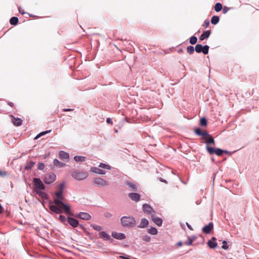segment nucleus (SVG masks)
<instances>
[{"label":"nucleus","instance_id":"c756f323","mask_svg":"<svg viewBox=\"0 0 259 259\" xmlns=\"http://www.w3.org/2000/svg\"><path fill=\"white\" fill-rule=\"evenodd\" d=\"M148 232L152 235H156L158 233L156 228L154 227H151L149 229H148Z\"/></svg>","mask_w":259,"mask_h":259},{"label":"nucleus","instance_id":"6e6552de","mask_svg":"<svg viewBox=\"0 0 259 259\" xmlns=\"http://www.w3.org/2000/svg\"><path fill=\"white\" fill-rule=\"evenodd\" d=\"M206 150L210 154H215L217 156H221L223 153V150L220 148L216 149L209 146H206Z\"/></svg>","mask_w":259,"mask_h":259},{"label":"nucleus","instance_id":"58836bf2","mask_svg":"<svg viewBox=\"0 0 259 259\" xmlns=\"http://www.w3.org/2000/svg\"><path fill=\"white\" fill-rule=\"evenodd\" d=\"M91 226L96 231H100L102 230V227L100 226L97 225H92Z\"/></svg>","mask_w":259,"mask_h":259},{"label":"nucleus","instance_id":"de8ad7c7","mask_svg":"<svg viewBox=\"0 0 259 259\" xmlns=\"http://www.w3.org/2000/svg\"><path fill=\"white\" fill-rule=\"evenodd\" d=\"M201 131L200 128H196L195 130V133H196V134H197V135H199L200 136L201 134Z\"/></svg>","mask_w":259,"mask_h":259},{"label":"nucleus","instance_id":"2f4dec72","mask_svg":"<svg viewBox=\"0 0 259 259\" xmlns=\"http://www.w3.org/2000/svg\"><path fill=\"white\" fill-rule=\"evenodd\" d=\"M99 166L101 168L106 169H111V167L109 165L106 164L104 163H100Z\"/></svg>","mask_w":259,"mask_h":259},{"label":"nucleus","instance_id":"09e8293b","mask_svg":"<svg viewBox=\"0 0 259 259\" xmlns=\"http://www.w3.org/2000/svg\"><path fill=\"white\" fill-rule=\"evenodd\" d=\"M184 244V243H183L182 241H179L177 243V245L178 247L182 246Z\"/></svg>","mask_w":259,"mask_h":259},{"label":"nucleus","instance_id":"f704fd0d","mask_svg":"<svg viewBox=\"0 0 259 259\" xmlns=\"http://www.w3.org/2000/svg\"><path fill=\"white\" fill-rule=\"evenodd\" d=\"M187 51L189 54H192L194 52V48L193 46H188L187 48Z\"/></svg>","mask_w":259,"mask_h":259},{"label":"nucleus","instance_id":"4c0bfd02","mask_svg":"<svg viewBox=\"0 0 259 259\" xmlns=\"http://www.w3.org/2000/svg\"><path fill=\"white\" fill-rule=\"evenodd\" d=\"M65 187V183H62L60 185L58 186V188L59 189V191H61L62 192H63L64 189Z\"/></svg>","mask_w":259,"mask_h":259},{"label":"nucleus","instance_id":"c85d7f7f","mask_svg":"<svg viewBox=\"0 0 259 259\" xmlns=\"http://www.w3.org/2000/svg\"><path fill=\"white\" fill-rule=\"evenodd\" d=\"M10 22L11 25H15L18 22V18L16 17H13L10 19Z\"/></svg>","mask_w":259,"mask_h":259},{"label":"nucleus","instance_id":"a19ab883","mask_svg":"<svg viewBox=\"0 0 259 259\" xmlns=\"http://www.w3.org/2000/svg\"><path fill=\"white\" fill-rule=\"evenodd\" d=\"M143 240L147 242H149L151 240V238L149 236L145 235L143 237Z\"/></svg>","mask_w":259,"mask_h":259},{"label":"nucleus","instance_id":"393cba45","mask_svg":"<svg viewBox=\"0 0 259 259\" xmlns=\"http://www.w3.org/2000/svg\"><path fill=\"white\" fill-rule=\"evenodd\" d=\"M126 185L128 186V187L132 191H136L137 189V187L134 183L127 181L125 183Z\"/></svg>","mask_w":259,"mask_h":259},{"label":"nucleus","instance_id":"473e14b6","mask_svg":"<svg viewBox=\"0 0 259 259\" xmlns=\"http://www.w3.org/2000/svg\"><path fill=\"white\" fill-rule=\"evenodd\" d=\"M34 164V162L33 161H30L28 162L25 165V168L26 169H29L32 168Z\"/></svg>","mask_w":259,"mask_h":259},{"label":"nucleus","instance_id":"052dcab7","mask_svg":"<svg viewBox=\"0 0 259 259\" xmlns=\"http://www.w3.org/2000/svg\"><path fill=\"white\" fill-rule=\"evenodd\" d=\"M80 227H81L82 229H83V227L82 225H80Z\"/></svg>","mask_w":259,"mask_h":259},{"label":"nucleus","instance_id":"37998d69","mask_svg":"<svg viewBox=\"0 0 259 259\" xmlns=\"http://www.w3.org/2000/svg\"><path fill=\"white\" fill-rule=\"evenodd\" d=\"M209 25V21L208 20H205L203 24V26L205 28H207Z\"/></svg>","mask_w":259,"mask_h":259},{"label":"nucleus","instance_id":"dca6fc26","mask_svg":"<svg viewBox=\"0 0 259 259\" xmlns=\"http://www.w3.org/2000/svg\"><path fill=\"white\" fill-rule=\"evenodd\" d=\"M129 198L133 201L138 202L140 200L141 196L139 194L136 193H131L128 194Z\"/></svg>","mask_w":259,"mask_h":259},{"label":"nucleus","instance_id":"5701e85b","mask_svg":"<svg viewBox=\"0 0 259 259\" xmlns=\"http://www.w3.org/2000/svg\"><path fill=\"white\" fill-rule=\"evenodd\" d=\"M100 238H103L106 240H109L110 239V235L105 231H102L99 233Z\"/></svg>","mask_w":259,"mask_h":259},{"label":"nucleus","instance_id":"c9c22d12","mask_svg":"<svg viewBox=\"0 0 259 259\" xmlns=\"http://www.w3.org/2000/svg\"><path fill=\"white\" fill-rule=\"evenodd\" d=\"M200 124L201 126H205L207 125V120L206 118L203 117L200 119Z\"/></svg>","mask_w":259,"mask_h":259},{"label":"nucleus","instance_id":"bf43d9fd","mask_svg":"<svg viewBox=\"0 0 259 259\" xmlns=\"http://www.w3.org/2000/svg\"><path fill=\"white\" fill-rule=\"evenodd\" d=\"M19 12L21 13V14H24V12H22V11H21L20 9H19Z\"/></svg>","mask_w":259,"mask_h":259},{"label":"nucleus","instance_id":"c03bdc74","mask_svg":"<svg viewBox=\"0 0 259 259\" xmlns=\"http://www.w3.org/2000/svg\"><path fill=\"white\" fill-rule=\"evenodd\" d=\"M200 136H202L203 138H207L209 135L206 132H201V134Z\"/></svg>","mask_w":259,"mask_h":259},{"label":"nucleus","instance_id":"bb28decb","mask_svg":"<svg viewBox=\"0 0 259 259\" xmlns=\"http://www.w3.org/2000/svg\"><path fill=\"white\" fill-rule=\"evenodd\" d=\"M85 157L81 156H75L74 157V159L76 162H83L85 161Z\"/></svg>","mask_w":259,"mask_h":259},{"label":"nucleus","instance_id":"f03ea898","mask_svg":"<svg viewBox=\"0 0 259 259\" xmlns=\"http://www.w3.org/2000/svg\"><path fill=\"white\" fill-rule=\"evenodd\" d=\"M33 188L35 193L42 198H47V194L44 192L45 186L42 181L39 178H34L33 180Z\"/></svg>","mask_w":259,"mask_h":259},{"label":"nucleus","instance_id":"4d7b16f0","mask_svg":"<svg viewBox=\"0 0 259 259\" xmlns=\"http://www.w3.org/2000/svg\"><path fill=\"white\" fill-rule=\"evenodd\" d=\"M65 111H71V109H65L64 110Z\"/></svg>","mask_w":259,"mask_h":259},{"label":"nucleus","instance_id":"6e6d98bb","mask_svg":"<svg viewBox=\"0 0 259 259\" xmlns=\"http://www.w3.org/2000/svg\"><path fill=\"white\" fill-rule=\"evenodd\" d=\"M223 153L228 154L229 153V151H226V150H223Z\"/></svg>","mask_w":259,"mask_h":259},{"label":"nucleus","instance_id":"4468645a","mask_svg":"<svg viewBox=\"0 0 259 259\" xmlns=\"http://www.w3.org/2000/svg\"><path fill=\"white\" fill-rule=\"evenodd\" d=\"M152 220L153 222L158 226H161L162 224V220L158 217L155 216L154 214H152L151 215Z\"/></svg>","mask_w":259,"mask_h":259},{"label":"nucleus","instance_id":"a878e982","mask_svg":"<svg viewBox=\"0 0 259 259\" xmlns=\"http://www.w3.org/2000/svg\"><path fill=\"white\" fill-rule=\"evenodd\" d=\"M54 165L58 167H64L65 165V164L60 162L57 159H55L53 161Z\"/></svg>","mask_w":259,"mask_h":259},{"label":"nucleus","instance_id":"a18cd8bd","mask_svg":"<svg viewBox=\"0 0 259 259\" xmlns=\"http://www.w3.org/2000/svg\"><path fill=\"white\" fill-rule=\"evenodd\" d=\"M59 218V220L61 221V222L65 223L66 222V219L65 216L60 215Z\"/></svg>","mask_w":259,"mask_h":259},{"label":"nucleus","instance_id":"72a5a7b5","mask_svg":"<svg viewBox=\"0 0 259 259\" xmlns=\"http://www.w3.org/2000/svg\"><path fill=\"white\" fill-rule=\"evenodd\" d=\"M197 38L195 36H193L190 38V43L192 45H194L197 42Z\"/></svg>","mask_w":259,"mask_h":259},{"label":"nucleus","instance_id":"7ed1b4c3","mask_svg":"<svg viewBox=\"0 0 259 259\" xmlns=\"http://www.w3.org/2000/svg\"><path fill=\"white\" fill-rule=\"evenodd\" d=\"M120 224L122 227L131 228L136 226V221L132 216H123L120 218Z\"/></svg>","mask_w":259,"mask_h":259},{"label":"nucleus","instance_id":"b1692460","mask_svg":"<svg viewBox=\"0 0 259 259\" xmlns=\"http://www.w3.org/2000/svg\"><path fill=\"white\" fill-rule=\"evenodd\" d=\"M202 139L206 141V146H209V145L213 144H214V141L213 138L209 135L207 138H202Z\"/></svg>","mask_w":259,"mask_h":259},{"label":"nucleus","instance_id":"39448f33","mask_svg":"<svg viewBox=\"0 0 259 259\" xmlns=\"http://www.w3.org/2000/svg\"><path fill=\"white\" fill-rule=\"evenodd\" d=\"M56 178V175L53 172H51L45 176L44 181L46 184H51L55 181Z\"/></svg>","mask_w":259,"mask_h":259},{"label":"nucleus","instance_id":"ea45409f","mask_svg":"<svg viewBox=\"0 0 259 259\" xmlns=\"http://www.w3.org/2000/svg\"><path fill=\"white\" fill-rule=\"evenodd\" d=\"M45 167V165L43 163H39L37 165V168L39 170H42L44 169Z\"/></svg>","mask_w":259,"mask_h":259},{"label":"nucleus","instance_id":"412c9836","mask_svg":"<svg viewBox=\"0 0 259 259\" xmlns=\"http://www.w3.org/2000/svg\"><path fill=\"white\" fill-rule=\"evenodd\" d=\"M196 239V238L194 236L188 237L187 241L184 242V244L188 246L192 245L193 242L195 241Z\"/></svg>","mask_w":259,"mask_h":259},{"label":"nucleus","instance_id":"680f3d73","mask_svg":"<svg viewBox=\"0 0 259 259\" xmlns=\"http://www.w3.org/2000/svg\"><path fill=\"white\" fill-rule=\"evenodd\" d=\"M150 120V119L148 118V120L149 121Z\"/></svg>","mask_w":259,"mask_h":259},{"label":"nucleus","instance_id":"e433bc0d","mask_svg":"<svg viewBox=\"0 0 259 259\" xmlns=\"http://www.w3.org/2000/svg\"><path fill=\"white\" fill-rule=\"evenodd\" d=\"M51 132V130L50 131H45V132H41L40 133H39V134H38L35 137V139H38L39 137H40L41 136H43L48 133H50Z\"/></svg>","mask_w":259,"mask_h":259},{"label":"nucleus","instance_id":"9d476101","mask_svg":"<svg viewBox=\"0 0 259 259\" xmlns=\"http://www.w3.org/2000/svg\"><path fill=\"white\" fill-rule=\"evenodd\" d=\"M67 220L68 223L72 227L76 228L78 226L79 223L77 220L71 217H68Z\"/></svg>","mask_w":259,"mask_h":259},{"label":"nucleus","instance_id":"49530a36","mask_svg":"<svg viewBox=\"0 0 259 259\" xmlns=\"http://www.w3.org/2000/svg\"><path fill=\"white\" fill-rule=\"evenodd\" d=\"M104 215L105 218H110L112 216V214L110 212H106L104 213Z\"/></svg>","mask_w":259,"mask_h":259},{"label":"nucleus","instance_id":"f8f14e48","mask_svg":"<svg viewBox=\"0 0 259 259\" xmlns=\"http://www.w3.org/2000/svg\"><path fill=\"white\" fill-rule=\"evenodd\" d=\"M11 120L14 125L17 126H20L22 124V120L19 118H16L12 115H10Z\"/></svg>","mask_w":259,"mask_h":259},{"label":"nucleus","instance_id":"2eb2a0df","mask_svg":"<svg viewBox=\"0 0 259 259\" xmlns=\"http://www.w3.org/2000/svg\"><path fill=\"white\" fill-rule=\"evenodd\" d=\"M213 225L212 222H210L207 225L203 227L202 231L206 234L210 233L211 230L213 229Z\"/></svg>","mask_w":259,"mask_h":259},{"label":"nucleus","instance_id":"864d4df0","mask_svg":"<svg viewBox=\"0 0 259 259\" xmlns=\"http://www.w3.org/2000/svg\"><path fill=\"white\" fill-rule=\"evenodd\" d=\"M3 211V208L2 207L1 204H0V214L2 213Z\"/></svg>","mask_w":259,"mask_h":259},{"label":"nucleus","instance_id":"1a4fd4ad","mask_svg":"<svg viewBox=\"0 0 259 259\" xmlns=\"http://www.w3.org/2000/svg\"><path fill=\"white\" fill-rule=\"evenodd\" d=\"M143 209L145 212L151 215H152V214L155 213V211L152 209L151 206L148 204L146 203L143 205Z\"/></svg>","mask_w":259,"mask_h":259},{"label":"nucleus","instance_id":"13d9d810","mask_svg":"<svg viewBox=\"0 0 259 259\" xmlns=\"http://www.w3.org/2000/svg\"><path fill=\"white\" fill-rule=\"evenodd\" d=\"M49 154H49V153H48V154L45 155V156L44 158H47L48 157V156L49 155Z\"/></svg>","mask_w":259,"mask_h":259},{"label":"nucleus","instance_id":"5fc2aeb1","mask_svg":"<svg viewBox=\"0 0 259 259\" xmlns=\"http://www.w3.org/2000/svg\"><path fill=\"white\" fill-rule=\"evenodd\" d=\"M3 175H6V173H4L3 172L0 171V176H3Z\"/></svg>","mask_w":259,"mask_h":259},{"label":"nucleus","instance_id":"7c9ffc66","mask_svg":"<svg viewBox=\"0 0 259 259\" xmlns=\"http://www.w3.org/2000/svg\"><path fill=\"white\" fill-rule=\"evenodd\" d=\"M222 9V5L221 3H217L214 6V10L216 12H219Z\"/></svg>","mask_w":259,"mask_h":259},{"label":"nucleus","instance_id":"aec40b11","mask_svg":"<svg viewBox=\"0 0 259 259\" xmlns=\"http://www.w3.org/2000/svg\"><path fill=\"white\" fill-rule=\"evenodd\" d=\"M149 222L148 220L145 218H143L141 220V222L140 224L138 226V227L139 228H145L148 225Z\"/></svg>","mask_w":259,"mask_h":259},{"label":"nucleus","instance_id":"f3484780","mask_svg":"<svg viewBox=\"0 0 259 259\" xmlns=\"http://www.w3.org/2000/svg\"><path fill=\"white\" fill-rule=\"evenodd\" d=\"M59 156L60 159L61 160H68L69 158V154L64 151H61L59 152Z\"/></svg>","mask_w":259,"mask_h":259},{"label":"nucleus","instance_id":"4be33fe9","mask_svg":"<svg viewBox=\"0 0 259 259\" xmlns=\"http://www.w3.org/2000/svg\"><path fill=\"white\" fill-rule=\"evenodd\" d=\"M211 31L210 30H207L204 32L201 35H200L199 39L201 40H203L207 38H208L209 35H210Z\"/></svg>","mask_w":259,"mask_h":259},{"label":"nucleus","instance_id":"8fccbe9b","mask_svg":"<svg viewBox=\"0 0 259 259\" xmlns=\"http://www.w3.org/2000/svg\"><path fill=\"white\" fill-rule=\"evenodd\" d=\"M106 122L108 123H112V119L110 118H108L106 120Z\"/></svg>","mask_w":259,"mask_h":259},{"label":"nucleus","instance_id":"cd10ccee","mask_svg":"<svg viewBox=\"0 0 259 259\" xmlns=\"http://www.w3.org/2000/svg\"><path fill=\"white\" fill-rule=\"evenodd\" d=\"M219 20L220 18L218 16H213L211 19V23L213 25H215L218 23Z\"/></svg>","mask_w":259,"mask_h":259},{"label":"nucleus","instance_id":"79ce46f5","mask_svg":"<svg viewBox=\"0 0 259 259\" xmlns=\"http://www.w3.org/2000/svg\"><path fill=\"white\" fill-rule=\"evenodd\" d=\"M227 242L226 241L224 240L223 241V245L222 246V248L224 249H227L228 248V246L227 245Z\"/></svg>","mask_w":259,"mask_h":259},{"label":"nucleus","instance_id":"423d86ee","mask_svg":"<svg viewBox=\"0 0 259 259\" xmlns=\"http://www.w3.org/2000/svg\"><path fill=\"white\" fill-rule=\"evenodd\" d=\"M208 50L209 46L207 45H205L203 47L200 44H197L196 45L195 47V50L197 53H200L201 52H202L204 55H206L208 54Z\"/></svg>","mask_w":259,"mask_h":259},{"label":"nucleus","instance_id":"ddd939ff","mask_svg":"<svg viewBox=\"0 0 259 259\" xmlns=\"http://www.w3.org/2000/svg\"><path fill=\"white\" fill-rule=\"evenodd\" d=\"M77 217L81 219L87 221L90 220L91 219V215L87 212H81L77 215Z\"/></svg>","mask_w":259,"mask_h":259},{"label":"nucleus","instance_id":"3c124183","mask_svg":"<svg viewBox=\"0 0 259 259\" xmlns=\"http://www.w3.org/2000/svg\"><path fill=\"white\" fill-rule=\"evenodd\" d=\"M159 180H160V181H161L162 182H163L164 183H167L166 181L165 180L163 179L162 178H160Z\"/></svg>","mask_w":259,"mask_h":259},{"label":"nucleus","instance_id":"20e7f679","mask_svg":"<svg viewBox=\"0 0 259 259\" xmlns=\"http://www.w3.org/2000/svg\"><path fill=\"white\" fill-rule=\"evenodd\" d=\"M72 177L75 180L81 181L88 177V174L85 171H74L72 174Z\"/></svg>","mask_w":259,"mask_h":259},{"label":"nucleus","instance_id":"f257e3e1","mask_svg":"<svg viewBox=\"0 0 259 259\" xmlns=\"http://www.w3.org/2000/svg\"><path fill=\"white\" fill-rule=\"evenodd\" d=\"M63 192L58 190L55 192L56 198L53 200V203H50L49 204L50 209L54 213L60 214L63 212L66 214L71 215V208L69 205L64 203L63 202L64 196Z\"/></svg>","mask_w":259,"mask_h":259},{"label":"nucleus","instance_id":"a211bd4d","mask_svg":"<svg viewBox=\"0 0 259 259\" xmlns=\"http://www.w3.org/2000/svg\"><path fill=\"white\" fill-rule=\"evenodd\" d=\"M216 240L217 239L215 237H212L211 240L208 241V245L210 248H215L217 246L218 244Z\"/></svg>","mask_w":259,"mask_h":259},{"label":"nucleus","instance_id":"6ab92c4d","mask_svg":"<svg viewBox=\"0 0 259 259\" xmlns=\"http://www.w3.org/2000/svg\"><path fill=\"white\" fill-rule=\"evenodd\" d=\"M91 171L99 175H105L106 171L102 169L99 168L97 167H93L91 169Z\"/></svg>","mask_w":259,"mask_h":259},{"label":"nucleus","instance_id":"603ef678","mask_svg":"<svg viewBox=\"0 0 259 259\" xmlns=\"http://www.w3.org/2000/svg\"><path fill=\"white\" fill-rule=\"evenodd\" d=\"M8 104L11 107L14 106V104L12 102H8Z\"/></svg>","mask_w":259,"mask_h":259},{"label":"nucleus","instance_id":"9b49d317","mask_svg":"<svg viewBox=\"0 0 259 259\" xmlns=\"http://www.w3.org/2000/svg\"><path fill=\"white\" fill-rule=\"evenodd\" d=\"M112 236L113 238L118 240H122L125 239L126 237L124 234L116 232H113L112 233Z\"/></svg>","mask_w":259,"mask_h":259},{"label":"nucleus","instance_id":"0eeeda50","mask_svg":"<svg viewBox=\"0 0 259 259\" xmlns=\"http://www.w3.org/2000/svg\"><path fill=\"white\" fill-rule=\"evenodd\" d=\"M93 182L95 185L101 187H106L109 185L108 182L101 178L95 179Z\"/></svg>","mask_w":259,"mask_h":259}]
</instances>
